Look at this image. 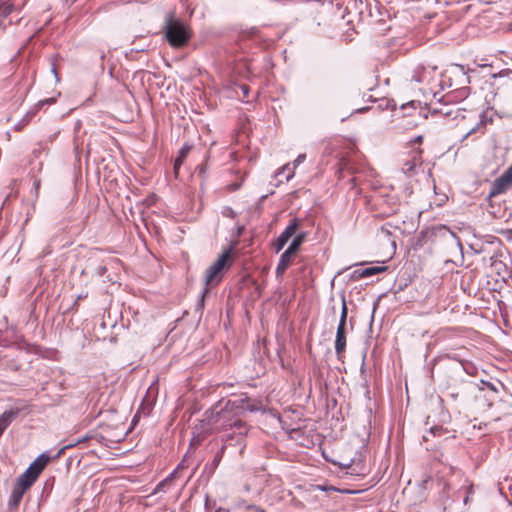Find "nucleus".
Here are the masks:
<instances>
[{"label": "nucleus", "mask_w": 512, "mask_h": 512, "mask_svg": "<svg viewBox=\"0 0 512 512\" xmlns=\"http://www.w3.org/2000/svg\"><path fill=\"white\" fill-rule=\"evenodd\" d=\"M247 411H256L248 397L240 395L227 401H219L203 414L200 420L201 430L205 434L224 432L221 440L228 445L245 447V438L249 426L241 419Z\"/></svg>", "instance_id": "f257e3e1"}, {"label": "nucleus", "mask_w": 512, "mask_h": 512, "mask_svg": "<svg viewBox=\"0 0 512 512\" xmlns=\"http://www.w3.org/2000/svg\"><path fill=\"white\" fill-rule=\"evenodd\" d=\"M412 79L426 86L424 93H429L437 101L451 102L455 98L466 99L469 95V76L464 66L451 65L445 72L438 70L437 66H418Z\"/></svg>", "instance_id": "f03ea898"}, {"label": "nucleus", "mask_w": 512, "mask_h": 512, "mask_svg": "<svg viewBox=\"0 0 512 512\" xmlns=\"http://www.w3.org/2000/svg\"><path fill=\"white\" fill-rule=\"evenodd\" d=\"M165 35L169 44L173 47H182L187 44L191 32L187 25L174 18L172 13L168 14L165 21Z\"/></svg>", "instance_id": "7ed1b4c3"}, {"label": "nucleus", "mask_w": 512, "mask_h": 512, "mask_svg": "<svg viewBox=\"0 0 512 512\" xmlns=\"http://www.w3.org/2000/svg\"><path fill=\"white\" fill-rule=\"evenodd\" d=\"M307 236V233L301 232L297 234L288 248L281 254L279 258V262L276 267V274L280 275L285 272V270L288 268L293 255L297 252V250L300 248L302 243L305 241Z\"/></svg>", "instance_id": "20e7f679"}, {"label": "nucleus", "mask_w": 512, "mask_h": 512, "mask_svg": "<svg viewBox=\"0 0 512 512\" xmlns=\"http://www.w3.org/2000/svg\"><path fill=\"white\" fill-rule=\"evenodd\" d=\"M230 258V252L225 251L218 259L206 270L205 284L206 286H215L222 279V271Z\"/></svg>", "instance_id": "39448f33"}, {"label": "nucleus", "mask_w": 512, "mask_h": 512, "mask_svg": "<svg viewBox=\"0 0 512 512\" xmlns=\"http://www.w3.org/2000/svg\"><path fill=\"white\" fill-rule=\"evenodd\" d=\"M347 314H348V309L346 306V302L343 299L341 315H340V320H339V324L337 327L336 339H335V352H336L337 358L339 360H341L343 353L345 352V348H346Z\"/></svg>", "instance_id": "423d86ee"}, {"label": "nucleus", "mask_w": 512, "mask_h": 512, "mask_svg": "<svg viewBox=\"0 0 512 512\" xmlns=\"http://www.w3.org/2000/svg\"><path fill=\"white\" fill-rule=\"evenodd\" d=\"M463 100L464 99L460 100V99L455 98L451 102L438 101L441 104V107L434 108V112H437V113L443 115L444 117L451 118L453 120H456L459 118L464 119L465 116H464L463 112L465 111V109L460 106L453 105V103H458Z\"/></svg>", "instance_id": "0eeeda50"}, {"label": "nucleus", "mask_w": 512, "mask_h": 512, "mask_svg": "<svg viewBox=\"0 0 512 512\" xmlns=\"http://www.w3.org/2000/svg\"><path fill=\"white\" fill-rule=\"evenodd\" d=\"M512 186V165L491 185L489 196H496Z\"/></svg>", "instance_id": "6e6552de"}, {"label": "nucleus", "mask_w": 512, "mask_h": 512, "mask_svg": "<svg viewBox=\"0 0 512 512\" xmlns=\"http://www.w3.org/2000/svg\"><path fill=\"white\" fill-rule=\"evenodd\" d=\"M470 385H461L459 387H449L447 398L454 404H463L469 394Z\"/></svg>", "instance_id": "1a4fd4ad"}, {"label": "nucleus", "mask_w": 512, "mask_h": 512, "mask_svg": "<svg viewBox=\"0 0 512 512\" xmlns=\"http://www.w3.org/2000/svg\"><path fill=\"white\" fill-rule=\"evenodd\" d=\"M51 457L47 453H41L28 467L36 476H39L46 467Z\"/></svg>", "instance_id": "9d476101"}, {"label": "nucleus", "mask_w": 512, "mask_h": 512, "mask_svg": "<svg viewBox=\"0 0 512 512\" xmlns=\"http://www.w3.org/2000/svg\"><path fill=\"white\" fill-rule=\"evenodd\" d=\"M37 478L38 476L27 468L26 471L17 479L16 484L27 490L33 485Z\"/></svg>", "instance_id": "9b49d317"}, {"label": "nucleus", "mask_w": 512, "mask_h": 512, "mask_svg": "<svg viewBox=\"0 0 512 512\" xmlns=\"http://www.w3.org/2000/svg\"><path fill=\"white\" fill-rule=\"evenodd\" d=\"M25 491H26V489L15 484V486L11 492L10 498H9V502H8L9 506L13 507V508L17 507L19 505V503L21 502Z\"/></svg>", "instance_id": "f8f14e48"}, {"label": "nucleus", "mask_w": 512, "mask_h": 512, "mask_svg": "<svg viewBox=\"0 0 512 512\" xmlns=\"http://www.w3.org/2000/svg\"><path fill=\"white\" fill-rule=\"evenodd\" d=\"M19 410L18 409H11L5 411L2 415H0V427L2 429H6L13 420L18 416Z\"/></svg>", "instance_id": "ddd939ff"}, {"label": "nucleus", "mask_w": 512, "mask_h": 512, "mask_svg": "<svg viewBox=\"0 0 512 512\" xmlns=\"http://www.w3.org/2000/svg\"><path fill=\"white\" fill-rule=\"evenodd\" d=\"M347 171L348 173L350 174H356L358 171L354 168V166L350 163L349 160H346V159H341L340 162H339V170H338V173H339V177L340 178H343L344 175L343 173Z\"/></svg>", "instance_id": "4468645a"}, {"label": "nucleus", "mask_w": 512, "mask_h": 512, "mask_svg": "<svg viewBox=\"0 0 512 512\" xmlns=\"http://www.w3.org/2000/svg\"><path fill=\"white\" fill-rule=\"evenodd\" d=\"M436 232L443 236V237H449L451 238L452 240H454L457 245L461 248L462 247V244H461V241L460 239L456 236V234L454 232H452L448 227L444 226V225H441L439 227L436 228Z\"/></svg>", "instance_id": "2eb2a0df"}, {"label": "nucleus", "mask_w": 512, "mask_h": 512, "mask_svg": "<svg viewBox=\"0 0 512 512\" xmlns=\"http://www.w3.org/2000/svg\"><path fill=\"white\" fill-rule=\"evenodd\" d=\"M387 270L386 266H373L361 269L360 277H370Z\"/></svg>", "instance_id": "dca6fc26"}, {"label": "nucleus", "mask_w": 512, "mask_h": 512, "mask_svg": "<svg viewBox=\"0 0 512 512\" xmlns=\"http://www.w3.org/2000/svg\"><path fill=\"white\" fill-rule=\"evenodd\" d=\"M89 439H90V437H89V436H84V437H82V438L77 439L76 441H74V442H72V443H69V444H67V445L63 446V447H62V448H61V449L56 453V455H55L52 459H57V458H59V457L64 453V451H65V450L70 449V448H72V447H75V446H77V445H78V444H80V443L86 442V441H87V440H89Z\"/></svg>", "instance_id": "f3484780"}, {"label": "nucleus", "mask_w": 512, "mask_h": 512, "mask_svg": "<svg viewBox=\"0 0 512 512\" xmlns=\"http://www.w3.org/2000/svg\"><path fill=\"white\" fill-rule=\"evenodd\" d=\"M298 226H299V220L297 218H293L290 221L289 225L282 232V234L290 239L295 234Z\"/></svg>", "instance_id": "a211bd4d"}, {"label": "nucleus", "mask_w": 512, "mask_h": 512, "mask_svg": "<svg viewBox=\"0 0 512 512\" xmlns=\"http://www.w3.org/2000/svg\"><path fill=\"white\" fill-rule=\"evenodd\" d=\"M56 102V97H50L43 100H40L35 105V111L29 113L27 116L30 118L36 113V111L41 110L45 105H52Z\"/></svg>", "instance_id": "6ab92c4d"}, {"label": "nucleus", "mask_w": 512, "mask_h": 512, "mask_svg": "<svg viewBox=\"0 0 512 512\" xmlns=\"http://www.w3.org/2000/svg\"><path fill=\"white\" fill-rule=\"evenodd\" d=\"M228 443H225L223 442V445L222 447L220 448V450L215 454L214 456V459L212 460V462L210 463L209 467L211 470H214L217 468V466L219 465L223 455H224V451H225V448H226V445Z\"/></svg>", "instance_id": "aec40b11"}, {"label": "nucleus", "mask_w": 512, "mask_h": 512, "mask_svg": "<svg viewBox=\"0 0 512 512\" xmlns=\"http://www.w3.org/2000/svg\"><path fill=\"white\" fill-rule=\"evenodd\" d=\"M14 5L9 2L0 4V18L3 20L7 18L13 11Z\"/></svg>", "instance_id": "412c9836"}, {"label": "nucleus", "mask_w": 512, "mask_h": 512, "mask_svg": "<svg viewBox=\"0 0 512 512\" xmlns=\"http://www.w3.org/2000/svg\"><path fill=\"white\" fill-rule=\"evenodd\" d=\"M294 170H295L294 166H291L289 163H287L281 169H279V171L277 172V175H283V174L287 173L285 175V179H286V181H289L294 176Z\"/></svg>", "instance_id": "4be33fe9"}, {"label": "nucleus", "mask_w": 512, "mask_h": 512, "mask_svg": "<svg viewBox=\"0 0 512 512\" xmlns=\"http://www.w3.org/2000/svg\"><path fill=\"white\" fill-rule=\"evenodd\" d=\"M288 240H289V238L281 233L279 235V237L277 238L275 245H274L276 252L281 251L284 248V246L287 244Z\"/></svg>", "instance_id": "5701e85b"}, {"label": "nucleus", "mask_w": 512, "mask_h": 512, "mask_svg": "<svg viewBox=\"0 0 512 512\" xmlns=\"http://www.w3.org/2000/svg\"><path fill=\"white\" fill-rule=\"evenodd\" d=\"M208 293V288H204L203 291L201 292V295H200V298L196 304V311H202L203 308H204V302H205V297Z\"/></svg>", "instance_id": "b1692460"}, {"label": "nucleus", "mask_w": 512, "mask_h": 512, "mask_svg": "<svg viewBox=\"0 0 512 512\" xmlns=\"http://www.w3.org/2000/svg\"><path fill=\"white\" fill-rule=\"evenodd\" d=\"M415 163L413 161H407L403 167H402V170L405 174L411 176L414 172V169H415Z\"/></svg>", "instance_id": "393cba45"}, {"label": "nucleus", "mask_w": 512, "mask_h": 512, "mask_svg": "<svg viewBox=\"0 0 512 512\" xmlns=\"http://www.w3.org/2000/svg\"><path fill=\"white\" fill-rule=\"evenodd\" d=\"M184 160H185V157H182L181 155L178 154V157L174 161V167H173L175 177H178L179 169H180L181 165L183 164Z\"/></svg>", "instance_id": "a878e982"}, {"label": "nucleus", "mask_w": 512, "mask_h": 512, "mask_svg": "<svg viewBox=\"0 0 512 512\" xmlns=\"http://www.w3.org/2000/svg\"><path fill=\"white\" fill-rule=\"evenodd\" d=\"M390 235H391V232L386 225L381 226L377 231V236L380 238L389 239Z\"/></svg>", "instance_id": "bb28decb"}, {"label": "nucleus", "mask_w": 512, "mask_h": 512, "mask_svg": "<svg viewBox=\"0 0 512 512\" xmlns=\"http://www.w3.org/2000/svg\"><path fill=\"white\" fill-rule=\"evenodd\" d=\"M221 213L224 217L231 219H234L237 216L236 212L230 206L223 207Z\"/></svg>", "instance_id": "cd10ccee"}, {"label": "nucleus", "mask_w": 512, "mask_h": 512, "mask_svg": "<svg viewBox=\"0 0 512 512\" xmlns=\"http://www.w3.org/2000/svg\"><path fill=\"white\" fill-rule=\"evenodd\" d=\"M353 462L354 460H351L349 463H341L340 465L347 469H351V474H360L357 468L353 466Z\"/></svg>", "instance_id": "c85d7f7f"}, {"label": "nucleus", "mask_w": 512, "mask_h": 512, "mask_svg": "<svg viewBox=\"0 0 512 512\" xmlns=\"http://www.w3.org/2000/svg\"><path fill=\"white\" fill-rule=\"evenodd\" d=\"M191 147H192L191 145H189V144L185 143V144L181 147V149L179 150V155H181L182 157H185V158H186V156L188 155V153H189V152H190V150H191Z\"/></svg>", "instance_id": "c756f323"}, {"label": "nucleus", "mask_w": 512, "mask_h": 512, "mask_svg": "<svg viewBox=\"0 0 512 512\" xmlns=\"http://www.w3.org/2000/svg\"><path fill=\"white\" fill-rule=\"evenodd\" d=\"M40 186H41L40 179H35L34 182H33V189H34V193H35V197L36 198L38 197Z\"/></svg>", "instance_id": "7c9ffc66"}, {"label": "nucleus", "mask_w": 512, "mask_h": 512, "mask_svg": "<svg viewBox=\"0 0 512 512\" xmlns=\"http://www.w3.org/2000/svg\"><path fill=\"white\" fill-rule=\"evenodd\" d=\"M305 159H306L305 154H299L293 163L294 168H296L299 164L303 163Z\"/></svg>", "instance_id": "2f4dec72"}, {"label": "nucleus", "mask_w": 512, "mask_h": 512, "mask_svg": "<svg viewBox=\"0 0 512 512\" xmlns=\"http://www.w3.org/2000/svg\"><path fill=\"white\" fill-rule=\"evenodd\" d=\"M168 485V483H164V479L157 484V486L154 489V494L164 491L165 486Z\"/></svg>", "instance_id": "473e14b6"}, {"label": "nucleus", "mask_w": 512, "mask_h": 512, "mask_svg": "<svg viewBox=\"0 0 512 512\" xmlns=\"http://www.w3.org/2000/svg\"><path fill=\"white\" fill-rule=\"evenodd\" d=\"M177 473V469H174V471H172L165 479H164V483H170L174 478H175V475Z\"/></svg>", "instance_id": "72a5a7b5"}, {"label": "nucleus", "mask_w": 512, "mask_h": 512, "mask_svg": "<svg viewBox=\"0 0 512 512\" xmlns=\"http://www.w3.org/2000/svg\"><path fill=\"white\" fill-rule=\"evenodd\" d=\"M51 72H52V73H53V75L55 76L56 82H59V81H60V78H59V75H58V72H57V68H56L55 63H52Z\"/></svg>", "instance_id": "f704fd0d"}, {"label": "nucleus", "mask_w": 512, "mask_h": 512, "mask_svg": "<svg viewBox=\"0 0 512 512\" xmlns=\"http://www.w3.org/2000/svg\"><path fill=\"white\" fill-rule=\"evenodd\" d=\"M473 493V486L469 485L467 495L464 497L463 502L464 504L468 503L469 495Z\"/></svg>", "instance_id": "c9c22d12"}, {"label": "nucleus", "mask_w": 512, "mask_h": 512, "mask_svg": "<svg viewBox=\"0 0 512 512\" xmlns=\"http://www.w3.org/2000/svg\"><path fill=\"white\" fill-rule=\"evenodd\" d=\"M482 125V123L476 125L475 127H473L472 129H470L464 136V139H466L469 135L473 134L474 132H476L479 128V126Z\"/></svg>", "instance_id": "e433bc0d"}, {"label": "nucleus", "mask_w": 512, "mask_h": 512, "mask_svg": "<svg viewBox=\"0 0 512 512\" xmlns=\"http://www.w3.org/2000/svg\"><path fill=\"white\" fill-rule=\"evenodd\" d=\"M247 509L248 510H253L255 512H265L263 509H261L260 507L255 506V505H249V506H247Z\"/></svg>", "instance_id": "4c0bfd02"}, {"label": "nucleus", "mask_w": 512, "mask_h": 512, "mask_svg": "<svg viewBox=\"0 0 512 512\" xmlns=\"http://www.w3.org/2000/svg\"><path fill=\"white\" fill-rule=\"evenodd\" d=\"M442 431V428L441 427H432L430 429V433H432L433 435H436L437 433L441 432Z\"/></svg>", "instance_id": "58836bf2"}, {"label": "nucleus", "mask_w": 512, "mask_h": 512, "mask_svg": "<svg viewBox=\"0 0 512 512\" xmlns=\"http://www.w3.org/2000/svg\"><path fill=\"white\" fill-rule=\"evenodd\" d=\"M241 90H242L244 96L246 97L248 95V92H249V87L247 85H242L241 86Z\"/></svg>", "instance_id": "ea45409f"}, {"label": "nucleus", "mask_w": 512, "mask_h": 512, "mask_svg": "<svg viewBox=\"0 0 512 512\" xmlns=\"http://www.w3.org/2000/svg\"><path fill=\"white\" fill-rule=\"evenodd\" d=\"M484 384L487 386V388H488V389H490V390H492V391H494V392H496V391H497V389H496V387H495V385H494V384H492V383H490V382H487V383H484Z\"/></svg>", "instance_id": "a19ab883"}, {"label": "nucleus", "mask_w": 512, "mask_h": 512, "mask_svg": "<svg viewBox=\"0 0 512 512\" xmlns=\"http://www.w3.org/2000/svg\"><path fill=\"white\" fill-rule=\"evenodd\" d=\"M40 150H45V147H44V146H42V145H40L39 150H38V149H34L33 154H34L36 157H38V153H40Z\"/></svg>", "instance_id": "79ce46f5"}, {"label": "nucleus", "mask_w": 512, "mask_h": 512, "mask_svg": "<svg viewBox=\"0 0 512 512\" xmlns=\"http://www.w3.org/2000/svg\"><path fill=\"white\" fill-rule=\"evenodd\" d=\"M360 272H361V269L360 270H355L354 273H353V278H355V279L361 278L360 277Z\"/></svg>", "instance_id": "37998d69"}, {"label": "nucleus", "mask_w": 512, "mask_h": 512, "mask_svg": "<svg viewBox=\"0 0 512 512\" xmlns=\"http://www.w3.org/2000/svg\"><path fill=\"white\" fill-rule=\"evenodd\" d=\"M184 462H185V458H184V459H183V460L178 464V466L176 467L177 471H178L179 469H183V468L185 467Z\"/></svg>", "instance_id": "c03bdc74"}, {"label": "nucleus", "mask_w": 512, "mask_h": 512, "mask_svg": "<svg viewBox=\"0 0 512 512\" xmlns=\"http://www.w3.org/2000/svg\"><path fill=\"white\" fill-rule=\"evenodd\" d=\"M350 181H351V183L353 184V186H356V185H357V183H358V177L353 176V177L351 178V180H350Z\"/></svg>", "instance_id": "a18cd8bd"}, {"label": "nucleus", "mask_w": 512, "mask_h": 512, "mask_svg": "<svg viewBox=\"0 0 512 512\" xmlns=\"http://www.w3.org/2000/svg\"><path fill=\"white\" fill-rule=\"evenodd\" d=\"M44 255H48L51 253V249L49 247H46L43 251Z\"/></svg>", "instance_id": "49530a36"}, {"label": "nucleus", "mask_w": 512, "mask_h": 512, "mask_svg": "<svg viewBox=\"0 0 512 512\" xmlns=\"http://www.w3.org/2000/svg\"><path fill=\"white\" fill-rule=\"evenodd\" d=\"M77 0H66L67 3H70V4H73L75 3Z\"/></svg>", "instance_id": "de8ad7c7"}, {"label": "nucleus", "mask_w": 512, "mask_h": 512, "mask_svg": "<svg viewBox=\"0 0 512 512\" xmlns=\"http://www.w3.org/2000/svg\"><path fill=\"white\" fill-rule=\"evenodd\" d=\"M421 140H422V136H418V137L415 139V141H416V142H420Z\"/></svg>", "instance_id": "09e8293b"}, {"label": "nucleus", "mask_w": 512, "mask_h": 512, "mask_svg": "<svg viewBox=\"0 0 512 512\" xmlns=\"http://www.w3.org/2000/svg\"><path fill=\"white\" fill-rule=\"evenodd\" d=\"M3 25H4V23H3V19H2V18H0V28H1Z\"/></svg>", "instance_id": "8fccbe9b"}, {"label": "nucleus", "mask_w": 512, "mask_h": 512, "mask_svg": "<svg viewBox=\"0 0 512 512\" xmlns=\"http://www.w3.org/2000/svg\"><path fill=\"white\" fill-rule=\"evenodd\" d=\"M367 108L358 109L357 112L365 111Z\"/></svg>", "instance_id": "3c124183"}]
</instances>
